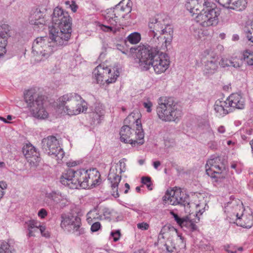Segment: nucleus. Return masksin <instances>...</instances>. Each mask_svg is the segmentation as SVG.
I'll return each instance as SVG.
<instances>
[{
	"label": "nucleus",
	"mask_w": 253,
	"mask_h": 253,
	"mask_svg": "<svg viewBox=\"0 0 253 253\" xmlns=\"http://www.w3.org/2000/svg\"><path fill=\"white\" fill-rule=\"evenodd\" d=\"M243 59L247 62L248 65L253 66V52L250 50H246L243 52Z\"/></svg>",
	"instance_id": "obj_34"
},
{
	"label": "nucleus",
	"mask_w": 253,
	"mask_h": 253,
	"mask_svg": "<svg viewBox=\"0 0 253 253\" xmlns=\"http://www.w3.org/2000/svg\"><path fill=\"white\" fill-rule=\"evenodd\" d=\"M181 227H185L192 231H195L197 229V225L191 220H190L187 217H185V219L183 222Z\"/></svg>",
	"instance_id": "obj_35"
},
{
	"label": "nucleus",
	"mask_w": 253,
	"mask_h": 253,
	"mask_svg": "<svg viewBox=\"0 0 253 253\" xmlns=\"http://www.w3.org/2000/svg\"><path fill=\"white\" fill-rule=\"evenodd\" d=\"M214 109L215 111L220 115V111H221V100L219 99L217 100L214 105Z\"/></svg>",
	"instance_id": "obj_48"
},
{
	"label": "nucleus",
	"mask_w": 253,
	"mask_h": 253,
	"mask_svg": "<svg viewBox=\"0 0 253 253\" xmlns=\"http://www.w3.org/2000/svg\"><path fill=\"white\" fill-rule=\"evenodd\" d=\"M204 58L203 61L205 63L203 71L206 75L213 74L217 70L220 62L218 61V55L213 52H210L206 50L203 54Z\"/></svg>",
	"instance_id": "obj_21"
},
{
	"label": "nucleus",
	"mask_w": 253,
	"mask_h": 253,
	"mask_svg": "<svg viewBox=\"0 0 253 253\" xmlns=\"http://www.w3.org/2000/svg\"><path fill=\"white\" fill-rule=\"evenodd\" d=\"M168 21V18L164 14L158 15L157 17L150 19L148 26L150 30L149 35L152 37L150 41L151 43L152 41L158 36L159 33L163 31L162 30L165 25V23H167Z\"/></svg>",
	"instance_id": "obj_22"
},
{
	"label": "nucleus",
	"mask_w": 253,
	"mask_h": 253,
	"mask_svg": "<svg viewBox=\"0 0 253 253\" xmlns=\"http://www.w3.org/2000/svg\"><path fill=\"white\" fill-rule=\"evenodd\" d=\"M60 182L71 189L81 187L91 189L99 185L101 182L100 174L96 169L75 170L69 169L63 173L60 179Z\"/></svg>",
	"instance_id": "obj_1"
},
{
	"label": "nucleus",
	"mask_w": 253,
	"mask_h": 253,
	"mask_svg": "<svg viewBox=\"0 0 253 253\" xmlns=\"http://www.w3.org/2000/svg\"><path fill=\"white\" fill-rule=\"evenodd\" d=\"M42 144L43 150L48 155L55 158L57 160H62L63 158L65 153L55 136H48L43 138Z\"/></svg>",
	"instance_id": "obj_14"
},
{
	"label": "nucleus",
	"mask_w": 253,
	"mask_h": 253,
	"mask_svg": "<svg viewBox=\"0 0 253 253\" xmlns=\"http://www.w3.org/2000/svg\"><path fill=\"white\" fill-rule=\"evenodd\" d=\"M141 182L144 184H149L151 183V178L150 177H142L141 178Z\"/></svg>",
	"instance_id": "obj_57"
},
{
	"label": "nucleus",
	"mask_w": 253,
	"mask_h": 253,
	"mask_svg": "<svg viewBox=\"0 0 253 253\" xmlns=\"http://www.w3.org/2000/svg\"><path fill=\"white\" fill-rule=\"evenodd\" d=\"M111 235L113 237L114 241L117 242L120 239L121 234L120 231L117 230L115 232H112Z\"/></svg>",
	"instance_id": "obj_53"
},
{
	"label": "nucleus",
	"mask_w": 253,
	"mask_h": 253,
	"mask_svg": "<svg viewBox=\"0 0 253 253\" xmlns=\"http://www.w3.org/2000/svg\"><path fill=\"white\" fill-rule=\"evenodd\" d=\"M83 214L81 210L75 208L68 214H62L61 216V227L65 231L72 232L76 236L85 233V229L82 227L80 216Z\"/></svg>",
	"instance_id": "obj_6"
},
{
	"label": "nucleus",
	"mask_w": 253,
	"mask_h": 253,
	"mask_svg": "<svg viewBox=\"0 0 253 253\" xmlns=\"http://www.w3.org/2000/svg\"><path fill=\"white\" fill-rule=\"evenodd\" d=\"M14 251L12 246L6 242H2L0 247V253H12Z\"/></svg>",
	"instance_id": "obj_37"
},
{
	"label": "nucleus",
	"mask_w": 253,
	"mask_h": 253,
	"mask_svg": "<svg viewBox=\"0 0 253 253\" xmlns=\"http://www.w3.org/2000/svg\"><path fill=\"white\" fill-rule=\"evenodd\" d=\"M245 107V99L238 93L230 95L222 104V113L227 114L235 108L243 109Z\"/></svg>",
	"instance_id": "obj_20"
},
{
	"label": "nucleus",
	"mask_w": 253,
	"mask_h": 253,
	"mask_svg": "<svg viewBox=\"0 0 253 253\" xmlns=\"http://www.w3.org/2000/svg\"><path fill=\"white\" fill-rule=\"evenodd\" d=\"M24 99L34 117L39 119H44L47 117L48 113L43 106L45 101L44 96L29 90L24 94Z\"/></svg>",
	"instance_id": "obj_7"
},
{
	"label": "nucleus",
	"mask_w": 253,
	"mask_h": 253,
	"mask_svg": "<svg viewBox=\"0 0 253 253\" xmlns=\"http://www.w3.org/2000/svg\"><path fill=\"white\" fill-rule=\"evenodd\" d=\"M251 26L253 31L252 32H251L250 30L248 31V32L247 33V38H248L249 41H251L253 43V22H252Z\"/></svg>",
	"instance_id": "obj_52"
},
{
	"label": "nucleus",
	"mask_w": 253,
	"mask_h": 253,
	"mask_svg": "<svg viewBox=\"0 0 253 253\" xmlns=\"http://www.w3.org/2000/svg\"><path fill=\"white\" fill-rule=\"evenodd\" d=\"M23 153L31 166L37 167L41 161L39 152L31 144H26L22 149Z\"/></svg>",
	"instance_id": "obj_25"
},
{
	"label": "nucleus",
	"mask_w": 253,
	"mask_h": 253,
	"mask_svg": "<svg viewBox=\"0 0 253 253\" xmlns=\"http://www.w3.org/2000/svg\"><path fill=\"white\" fill-rule=\"evenodd\" d=\"M225 211L229 212L231 208H234V211L232 214H230L232 220H230V223H236L237 225L244 228H250L253 225V217L251 215H241L238 212V210L243 209V205L237 204L236 201H232L229 202L227 206L225 207Z\"/></svg>",
	"instance_id": "obj_9"
},
{
	"label": "nucleus",
	"mask_w": 253,
	"mask_h": 253,
	"mask_svg": "<svg viewBox=\"0 0 253 253\" xmlns=\"http://www.w3.org/2000/svg\"><path fill=\"white\" fill-rule=\"evenodd\" d=\"M178 236L179 237V239L178 240V242H179V245H178L179 249L180 250H185L186 248V241L184 240V238L181 236V235H178Z\"/></svg>",
	"instance_id": "obj_47"
},
{
	"label": "nucleus",
	"mask_w": 253,
	"mask_h": 253,
	"mask_svg": "<svg viewBox=\"0 0 253 253\" xmlns=\"http://www.w3.org/2000/svg\"><path fill=\"white\" fill-rule=\"evenodd\" d=\"M30 23L32 25H43V13L39 8L33 10L31 13L29 18Z\"/></svg>",
	"instance_id": "obj_30"
},
{
	"label": "nucleus",
	"mask_w": 253,
	"mask_h": 253,
	"mask_svg": "<svg viewBox=\"0 0 253 253\" xmlns=\"http://www.w3.org/2000/svg\"><path fill=\"white\" fill-rule=\"evenodd\" d=\"M160 50L155 46L152 47L150 51L145 49L141 60L140 68L143 70H147L152 67L158 74L165 72L169 68V61L168 55Z\"/></svg>",
	"instance_id": "obj_3"
},
{
	"label": "nucleus",
	"mask_w": 253,
	"mask_h": 253,
	"mask_svg": "<svg viewBox=\"0 0 253 253\" xmlns=\"http://www.w3.org/2000/svg\"><path fill=\"white\" fill-rule=\"evenodd\" d=\"M121 45H119L118 44L117 45V48L120 50L122 51V53H123L124 54H126L127 53V52H128V50H121V48H120V47H121Z\"/></svg>",
	"instance_id": "obj_61"
},
{
	"label": "nucleus",
	"mask_w": 253,
	"mask_h": 253,
	"mask_svg": "<svg viewBox=\"0 0 253 253\" xmlns=\"http://www.w3.org/2000/svg\"><path fill=\"white\" fill-rule=\"evenodd\" d=\"M129 0H122L114 7L107 9L105 14V19L113 26H116L119 22V16L125 18V15L122 14V12L127 13L130 12L131 10L129 5Z\"/></svg>",
	"instance_id": "obj_12"
},
{
	"label": "nucleus",
	"mask_w": 253,
	"mask_h": 253,
	"mask_svg": "<svg viewBox=\"0 0 253 253\" xmlns=\"http://www.w3.org/2000/svg\"><path fill=\"white\" fill-rule=\"evenodd\" d=\"M38 230H40L42 236L45 237L46 238L49 237V233L47 231H46L45 226L42 225L41 223L39 224V227H38Z\"/></svg>",
	"instance_id": "obj_44"
},
{
	"label": "nucleus",
	"mask_w": 253,
	"mask_h": 253,
	"mask_svg": "<svg viewBox=\"0 0 253 253\" xmlns=\"http://www.w3.org/2000/svg\"><path fill=\"white\" fill-rule=\"evenodd\" d=\"M32 53L38 62L47 59L55 51L56 46L49 40L48 37L37 38L33 42Z\"/></svg>",
	"instance_id": "obj_8"
},
{
	"label": "nucleus",
	"mask_w": 253,
	"mask_h": 253,
	"mask_svg": "<svg viewBox=\"0 0 253 253\" xmlns=\"http://www.w3.org/2000/svg\"><path fill=\"white\" fill-rule=\"evenodd\" d=\"M105 110L102 104H96L94 111L91 113V117L94 124H99L104 118Z\"/></svg>",
	"instance_id": "obj_29"
},
{
	"label": "nucleus",
	"mask_w": 253,
	"mask_h": 253,
	"mask_svg": "<svg viewBox=\"0 0 253 253\" xmlns=\"http://www.w3.org/2000/svg\"><path fill=\"white\" fill-rule=\"evenodd\" d=\"M213 4L208 0H188L186 6L192 16H194L200 14L208 7H212Z\"/></svg>",
	"instance_id": "obj_24"
},
{
	"label": "nucleus",
	"mask_w": 253,
	"mask_h": 253,
	"mask_svg": "<svg viewBox=\"0 0 253 253\" xmlns=\"http://www.w3.org/2000/svg\"><path fill=\"white\" fill-rule=\"evenodd\" d=\"M169 21L159 33V35L155 40L152 41V44L153 46L159 47L160 49L165 50L167 48L168 45H169L172 41L173 38V29L171 25L169 23Z\"/></svg>",
	"instance_id": "obj_17"
},
{
	"label": "nucleus",
	"mask_w": 253,
	"mask_h": 253,
	"mask_svg": "<svg viewBox=\"0 0 253 253\" xmlns=\"http://www.w3.org/2000/svg\"><path fill=\"white\" fill-rule=\"evenodd\" d=\"M229 202L227 203V204L228 205V203ZM227 205L225 206V207H224V213L226 214V220H228L229 222L230 223V220H232V219L230 218L231 217V216L230 215V214H232V212L233 211H234V208H232L230 209V211L229 212H226L225 211V207L227 206Z\"/></svg>",
	"instance_id": "obj_54"
},
{
	"label": "nucleus",
	"mask_w": 253,
	"mask_h": 253,
	"mask_svg": "<svg viewBox=\"0 0 253 253\" xmlns=\"http://www.w3.org/2000/svg\"><path fill=\"white\" fill-rule=\"evenodd\" d=\"M157 114L162 121L177 122L182 115V112L173 98L161 97L158 100Z\"/></svg>",
	"instance_id": "obj_4"
},
{
	"label": "nucleus",
	"mask_w": 253,
	"mask_h": 253,
	"mask_svg": "<svg viewBox=\"0 0 253 253\" xmlns=\"http://www.w3.org/2000/svg\"><path fill=\"white\" fill-rule=\"evenodd\" d=\"M163 200L172 205H180L186 208L190 207V197L180 188L167 190Z\"/></svg>",
	"instance_id": "obj_13"
},
{
	"label": "nucleus",
	"mask_w": 253,
	"mask_h": 253,
	"mask_svg": "<svg viewBox=\"0 0 253 253\" xmlns=\"http://www.w3.org/2000/svg\"><path fill=\"white\" fill-rule=\"evenodd\" d=\"M167 240H162L161 239L158 238L157 242L155 244V245L160 246H164L167 245Z\"/></svg>",
	"instance_id": "obj_56"
},
{
	"label": "nucleus",
	"mask_w": 253,
	"mask_h": 253,
	"mask_svg": "<svg viewBox=\"0 0 253 253\" xmlns=\"http://www.w3.org/2000/svg\"><path fill=\"white\" fill-rule=\"evenodd\" d=\"M45 197L52 201L54 204H60V207L62 208L65 207L69 202L67 196L62 194L58 191H52L50 192L46 193L45 194Z\"/></svg>",
	"instance_id": "obj_26"
},
{
	"label": "nucleus",
	"mask_w": 253,
	"mask_h": 253,
	"mask_svg": "<svg viewBox=\"0 0 253 253\" xmlns=\"http://www.w3.org/2000/svg\"><path fill=\"white\" fill-rule=\"evenodd\" d=\"M102 29L103 31L106 32H113L114 33H115L118 31V28H114L112 26L103 25Z\"/></svg>",
	"instance_id": "obj_49"
},
{
	"label": "nucleus",
	"mask_w": 253,
	"mask_h": 253,
	"mask_svg": "<svg viewBox=\"0 0 253 253\" xmlns=\"http://www.w3.org/2000/svg\"><path fill=\"white\" fill-rule=\"evenodd\" d=\"M221 162L220 157H211L206 165L207 174L210 176L215 186L219 185L221 182V172L220 165Z\"/></svg>",
	"instance_id": "obj_18"
},
{
	"label": "nucleus",
	"mask_w": 253,
	"mask_h": 253,
	"mask_svg": "<svg viewBox=\"0 0 253 253\" xmlns=\"http://www.w3.org/2000/svg\"><path fill=\"white\" fill-rule=\"evenodd\" d=\"M228 248H229V246H227V247L225 246V247H224V249H225V250L227 252H228V253H236V250H234V251H233V250H229L228 249Z\"/></svg>",
	"instance_id": "obj_59"
},
{
	"label": "nucleus",
	"mask_w": 253,
	"mask_h": 253,
	"mask_svg": "<svg viewBox=\"0 0 253 253\" xmlns=\"http://www.w3.org/2000/svg\"><path fill=\"white\" fill-rule=\"evenodd\" d=\"M158 238L166 240H168V239H171L169 232V229L165 226H164L161 229Z\"/></svg>",
	"instance_id": "obj_40"
},
{
	"label": "nucleus",
	"mask_w": 253,
	"mask_h": 253,
	"mask_svg": "<svg viewBox=\"0 0 253 253\" xmlns=\"http://www.w3.org/2000/svg\"><path fill=\"white\" fill-rule=\"evenodd\" d=\"M90 230L92 232H95L98 231L101 228V225L98 221H94V223H91Z\"/></svg>",
	"instance_id": "obj_46"
},
{
	"label": "nucleus",
	"mask_w": 253,
	"mask_h": 253,
	"mask_svg": "<svg viewBox=\"0 0 253 253\" xmlns=\"http://www.w3.org/2000/svg\"><path fill=\"white\" fill-rule=\"evenodd\" d=\"M165 247L168 253H172L174 250H176V248L171 239H168L167 245H165Z\"/></svg>",
	"instance_id": "obj_42"
},
{
	"label": "nucleus",
	"mask_w": 253,
	"mask_h": 253,
	"mask_svg": "<svg viewBox=\"0 0 253 253\" xmlns=\"http://www.w3.org/2000/svg\"><path fill=\"white\" fill-rule=\"evenodd\" d=\"M102 219V215L98 213L96 208H94L92 210L90 211L86 214V221L89 224L96 220Z\"/></svg>",
	"instance_id": "obj_32"
},
{
	"label": "nucleus",
	"mask_w": 253,
	"mask_h": 253,
	"mask_svg": "<svg viewBox=\"0 0 253 253\" xmlns=\"http://www.w3.org/2000/svg\"><path fill=\"white\" fill-rule=\"evenodd\" d=\"M245 107V99L238 93L230 95L222 104V113L227 114L235 108L243 109Z\"/></svg>",
	"instance_id": "obj_19"
},
{
	"label": "nucleus",
	"mask_w": 253,
	"mask_h": 253,
	"mask_svg": "<svg viewBox=\"0 0 253 253\" xmlns=\"http://www.w3.org/2000/svg\"><path fill=\"white\" fill-rule=\"evenodd\" d=\"M95 76L97 83L105 81L107 75H110V69L104 64H100L97 66L93 72Z\"/></svg>",
	"instance_id": "obj_28"
},
{
	"label": "nucleus",
	"mask_w": 253,
	"mask_h": 253,
	"mask_svg": "<svg viewBox=\"0 0 253 253\" xmlns=\"http://www.w3.org/2000/svg\"><path fill=\"white\" fill-rule=\"evenodd\" d=\"M38 214L41 218H44L47 215V212L44 209H42L39 211Z\"/></svg>",
	"instance_id": "obj_55"
},
{
	"label": "nucleus",
	"mask_w": 253,
	"mask_h": 253,
	"mask_svg": "<svg viewBox=\"0 0 253 253\" xmlns=\"http://www.w3.org/2000/svg\"><path fill=\"white\" fill-rule=\"evenodd\" d=\"M58 28L59 31L58 30L57 32L55 30H51L48 37L49 40L54 43L57 50L68 44L72 33L71 27H61Z\"/></svg>",
	"instance_id": "obj_16"
},
{
	"label": "nucleus",
	"mask_w": 253,
	"mask_h": 253,
	"mask_svg": "<svg viewBox=\"0 0 253 253\" xmlns=\"http://www.w3.org/2000/svg\"><path fill=\"white\" fill-rule=\"evenodd\" d=\"M247 4L246 0H222V7L226 9L242 11L246 8Z\"/></svg>",
	"instance_id": "obj_27"
},
{
	"label": "nucleus",
	"mask_w": 253,
	"mask_h": 253,
	"mask_svg": "<svg viewBox=\"0 0 253 253\" xmlns=\"http://www.w3.org/2000/svg\"><path fill=\"white\" fill-rule=\"evenodd\" d=\"M8 37H10L9 30L4 32L2 31H0V45H2V46L5 47L7 43L6 38Z\"/></svg>",
	"instance_id": "obj_38"
},
{
	"label": "nucleus",
	"mask_w": 253,
	"mask_h": 253,
	"mask_svg": "<svg viewBox=\"0 0 253 253\" xmlns=\"http://www.w3.org/2000/svg\"><path fill=\"white\" fill-rule=\"evenodd\" d=\"M125 159L119 161V163L113 165L110 169L108 179L111 183L112 195L115 198L119 197L118 185L121 180V173L126 171Z\"/></svg>",
	"instance_id": "obj_10"
},
{
	"label": "nucleus",
	"mask_w": 253,
	"mask_h": 253,
	"mask_svg": "<svg viewBox=\"0 0 253 253\" xmlns=\"http://www.w3.org/2000/svg\"><path fill=\"white\" fill-rule=\"evenodd\" d=\"M239 39V37L238 35H234L232 37V40L233 41H238Z\"/></svg>",
	"instance_id": "obj_63"
},
{
	"label": "nucleus",
	"mask_w": 253,
	"mask_h": 253,
	"mask_svg": "<svg viewBox=\"0 0 253 253\" xmlns=\"http://www.w3.org/2000/svg\"><path fill=\"white\" fill-rule=\"evenodd\" d=\"M124 123L126 125L122 127L120 131L121 141L130 143L132 146H135L136 144H143L144 133L140 119H135L133 114L131 113L126 118Z\"/></svg>",
	"instance_id": "obj_2"
},
{
	"label": "nucleus",
	"mask_w": 253,
	"mask_h": 253,
	"mask_svg": "<svg viewBox=\"0 0 253 253\" xmlns=\"http://www.w3.org/2000/svg\"><path fill=\"white\" fill-rule=\"evenodd\" d=\"M127 40L132 44H136L141 40V36L139 33L134 32L130 34L127 37Z\"/></svg>",
	"instance_id": "obj_36"
},
{
	"label": "nucleus",
	"mask_w": 253,
	"mask_h": 253,
	"mask_svg": "<svg viewBox=\"0 0 253 253\" xmlns=\"http://www.w3.org/2000/svg\"><path fill=\"white\" fill-rule=\"evenodd\" d=\"M137 228L142 230H147L149 227V224L146 222L139 223L137 224Z\"/></svg>",
	"instance_id": "obj_51"
},
{
	"label": "nucleus",
	"mask_w": 253,
	"mask_h": 253,
	"mask_svg": "<svg viewBox=\"0 0 253 253\" xmlns=\"http://www.w3.org/2000/svg\"><path fill=\"white\" fill-rule=\"evenodd\" d=\"M143 106L147 109V112L150 113L152 111V107L153 103L150 100H147L146 102H144L143 103Z\"/></svg>",
	"instance_id": "obj_50"
},
{
	"label": "nucleus",
	"mask_w": 253,
	"mask_h": 253,
	"mask_svg": "<svg viewBox=\"0 0 253 253\" xmlns=\"http://www.w3.org/2000/svg\"><path fill=\"white\" fill-rule=\"evenodd\" d=\"M219 9L214 3L212 7H208L200 14L196 15L195 20L203 27L216 26L218 23Z\"/></svg>",
	"instance_id": "obj_11"
},
{
	"label": "nucleus",
	"mask_w": 253,
	"mask_h": 253,
	"mask_svg": "<svg viewBox=\"0 0 253 253\" xmlns=\"http://www.w3.org/2000/svg\"><path fill=\"white\" fill-rule=\"evenodd\" d=\"M58 28L59 31L58 30L57 32L55 30H51L48 37L49 40L54 43L57 50L68 44L72 33L71 27H61Z\"/></svg>",
	"instance_id": "obj_15"
},
{
	"label": "nucleus",
	"mask_w": 253,
	"mask_h": 253,
	"mask_svg": "<svg viewBox=\"0 0 253 253\" xmlns=\"http://www.w3.org/2000/svg\"><path fill=\"white\" fill-rule=\"evenodd\" d=\"M40 222L37 220L31 219L25 221V224L27 225L28 233V238L35 236L34 233L38 230V227Z\"/></svg>",
	"instance_id": "obj_31"
},
{
	"label": "nucleus",
	"mask_w": 253,
	"mask_h": 253,
	"mask_svg": "<svg viewBox=\"0 0 253 253\" xmlns=\"http://www.w3.org/2000/svg\"><path fill=\"white\" fill-rule=\"evenodd\" d=\"M4 195L3 188L1 186H0V200L2 198Z\"/></svg>",
	"instance_id": "obj_60"
},
{
	"label": "nucleus",
	"mask_w": 253,
	"mask_h": 253,
	"mask_svg": "<svg viewBox=\"0 0 253 253\" xmlns=\"http://www.w3.org/2000/svg\"><path fill=\"white\" fill-rule=\"evenodd\" d=\"M113 210H111L107 208H104L102 209V217H104V219L109 221H111L112 219V216L113 214Z\"/></svg>",
	"instance_id": "obj_41"
},
{
	"label": "nucleus",
	"mask_w": 253,
	"mask_h": 253,
	"mask_svg": "<svg viewBox=\"0 0 253 253\" xmlns=\"http://www.w3.org/2000/svg\"><path fill=\"white\" fill-rule=\"evenodd\" d=\"M229 88H231V84H229L226 85H224V86L223 87V89L224 90H228Z\"/></svg>",
	"instance_id": "obj_62"
},
{
	"label": "nucleus",
	"mask_w": 253,
	"mask_h": 253,
	"mask_svg": "<svg viewBox=\"0 0 253 253\" xmlns=\"http://www.w3.org/2000/svg\"><path fill=\"white\" fill-rule=\"evenodd\" d=\"M59 105L63 107L64 112L70 116L76 115L86 111V102L75 92L66 94L58 99Z\"/></svg>",
	"instance_id": "obj_5"
},
{
	"label": "nucleus",
	"mask_w": 253,
	"mask_h": 253,
	"mask_svg": "<svg viewBox=\"0 0 253 253\" xmlns=\"http://www.w3.org/2000/svg\"><path fill=\"white\" fill-rule=\"evenodd\" d=\"M71 9L73 12H76L77 11V7L75 5H71Z\"/></svg>",
	"instance_id": "obj_64"
},
{
	"label": "nucleus",
	"mask_w": 253,
	"mask_h": 253,
	"mask_svg": "<svg viewBox=\"0 0 253 253\" xmlns=\"http://www.w3.org/2000/svg\"><path fill=\"white\" fill-rule=\"evenodd\" d=\"M225 66H232L235 68H238L240 67V64L236 61L232 60H226L225 61L222 60V67Z\"/></svg>",
	"instance_id": "obj_43"
},
{
	"label": "nucleus",
	"mask_w": 253,
	"mask_h": 253,
	"mask_svg": "<svg viewBox=\"0 0 253 253\" xmlns=\"http://www.w3.org/2000/svg\"><path fill=\"white\" fill-rule=\"evenodd\" d=\"M170 214L172 215L174 218V220L176 221L177 223L180 226L183 223L185 217L181 218L177 214L175 213L173 211H170Z\"/></svg>",
	"instance_id": "obj_45"
},
{
	"label": "nucleus",
	"mask_w": 253,
	"mask_h": 253,
	"mask_svg": "<svg viewBox=\"0 0 253 253\" xmlns=\"http://www.w3.org/2000/svg\"><path fill=\"white\" fill-rule=\"evenodd\" d=\"M153 46H151L149 45H143L142 46H139L137 47H131L129 49V51L131 53H138V55L140 56L139 59V66L140 67L141 60L142 59L143 56V52L144 51L145 49H147L150 51L152 50V48Z\"/></svg>",
	"instance_id": "obj_33"
},
{
	"label": "nucleus",
	"mask_w": 253,
	"mask_h": 253,
	"mask_svg": "<svg viewBox=\"0 0 253 253\" xmlns=\"http://www.w3.org/2000/svg\"><path fill=\"white\" fill-rule=\"evenodd\" d=\"M52 22L55 27H71V18L68 13L59 7H55L53 10Z\"/></svg>",
	"instance_id": "obj_23"
},
{
	"label": "nucleus",
	"mask_w": 253,
	"mask_h": 253,
	"mask_svg": "<svg viewBox=\"0 0 253 253\" xmlns=\"http://www.w3.org/2000/svg\"><path fill=\"white\" fill-rule=\"evenodd\" d=\"M161 165L160 161H155L153 162V167L155 169H157Z\"/></svg>",
	"instance_id": "obj_58"
},
{
	"label": "nucleus",
	"mask_w": 253,
	"mask_h": 253,
	"mask_svg": "<svg viewBox=\"0 0 253 253\" xmlns=\"http://www.w3.org/2000/svg\"><path fill=\"white\" fill-rule=\"evenodd\" d=\"M119 76V72L118 70H114L113 73H112V71L110 69V75H107V78L105 79V82L108 84L114 83Z\"/></svg>",
	"instance_id": "obj_39"
}]
</instances>
